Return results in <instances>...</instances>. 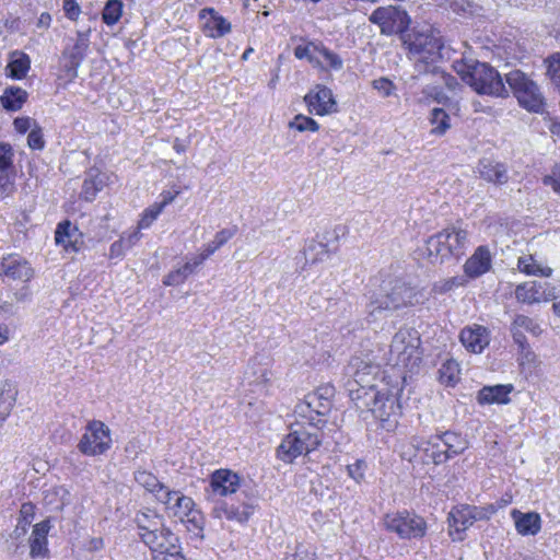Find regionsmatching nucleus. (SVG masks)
Wrapping results in <instances>:
<instances>
[{
	"label": "nucleus",
	"instance_id": "nucleus-9",
	"mask_svg": "<svg viewBox=\"0 0 560 560\" xmlns=\"http://www.w3.org/2000/svg\"><path fill=\"white\" fill-rule=\"evenodd\" d=\"M112 442L109 428L100 420H92L86 424L77 447L85 456H98L110 448Z\"/></svg>",
	"mask_w": 560,
	"mask_h": 560
},
{
	"label": "nucleus",
	"instance_id": "nucleus-23",
	"mask_svg": "<svg viewBox=\"0 0 560 560\" xmlns=\"http://www.w3.org/2000/svg\"><path fill=\"white\" fill-rule=\"evenodd\" d=\"M460 341L467 350L480 353L489 343L487 329L482 326L464 328L460 332Z\"/></svg>",
	"mask_w": 560,
	"mask_h": 560
},
{
	"label": "nucleus",
	"instance_id": "nucleus-1",
	"mask_svg": "<svg viewBox=\"0 0 560 560\" xmlns=\"http://www.w3.org/2000/svg\"><path fill=\"white\" fill-rule=\"evenodd\" d=\"M332 393V387H320L295 406L296 421L277 448V455L282 462L292 463L296 457L308 454L320 445L319 425L326 422L322 417L327 416L331 409Z\"/></svg>",
	"mask_w": 560,
	"mask_h": 560
},
{
	"label": "nucleus",
	"instance_id": "nucleus-50",
	"mask_svg": "<svg viewBox=\"0 0 560 560\" xmlns=\"http://www.w3.org/2000/svg\"><path fill=\"white\" fill-rule=\"evenodd\" d=\"M102 180L96 183L94 179H85L82 186V196L85 200L91 201L95 198L101 189Z\"/></svg>",
	"mask_w": 560,
	"mask_h": 560
},
{
	"label": "nucleus",
	"instance_id": "nucleus-42",
	"mask_svg": "<svg viewBox=\"0 0 560 560\" xmlns=\"http://www.w3.org/2000/svg\"><path fill=\"white\" fill-rule=\"evenodd\" d=\"M31 60L25 54H22L19 58L12 60L7 69L10 71V77L16 80L23 79L30 70Z\"/></svg>",
	"mask_w": 560,
	"mask_h": 560
},
{
	"label": "nucleus",
	"instance_id": "nucleus-36",
	"mask_svg": "<svg viewBox=\"0 0 560 560\" xmlns=\"http://www.w3.org/2000/svg\"><path fill=\"white\" fill-rule=\"evenodd\" d=\"M432 129L431 133L434 136H443L451 128V118L443 108H433L429 118Z\"/></svg>",
	"mask_w": 560,
	"mask_h": 560
},
{
	"label": "nucleus",
	"instance_id": "nucleus-46",
	"mask_svg": "<svg viewBox=\"0 0 560 560\" xmlns=\"http://www.w3.org/2000/svg\"><path fill=\"white\" fill-rule=\"evenodd\" d=\"M290 128H294L301 132L303 131H317L319 129V125L311 117L304 116L302 114L296 115L294 119L289 124Z\"/></svg>",
	"mask_w": 560,
	"mask_h": 560
},
{
	"label": "nucleus",
	"instance_id": "nucleus-43",
	"mask_svg": "<svg viewBox=\"0 0 560 560\" xmlns=\"http://www.w3.org/2000/svg\"><path fill=\"white\" fill-rule=\"evenodd\" d=\"M194 272V266L187 261L183 267L171 271L164 277L163 283L165 285H178L183 283L189 275Z\"/></svg>",
	"mask_w": 560,
	"mask_h": 560
},
{
	"label": "nucleus",
	"instance_id": "nucleus-35",
	"mask_svg": "<svg viewBox=\"0 0 560 560\" xmlns=\"http://www.w3.org/2000/svg\"><path fill=\"white\" fill-rule=\"evenodd\" d=\"M44 502L55 511H61L70 502V493L65 487H54L44 492Z\"/></svg>",
	"mask_w": 560,
	"mask_h": 560
},
{
	"label": "nucleus",
	"instance_id": "nucleus-29",
	"mask_svg": "<svg viewBox=\"0 0 560 560\" xmlns=\"http://www.w3.org/2000/svg\"><path fill=\"white\" fill-rule=\"evenodd\" d=\"M515 298L518 302L526 304L541 303L546 298L541 287V281H528L518 284L515 289Z\"/></svg>",
	"mask_w": 560,
	"mask_h": 560
},
{
	"label": "nucleus",
	"instance_id": "nucleus-17",
	"mask_svg": "<svg viewBox=\"0 0 560 560\" xmlns=\"http://www.w3.org/2000/svg\"><path fill=\"white\" fill-rule=\"evenodd\" d=\"M209 488L214 495L226 497L240 488V477L230 469H218L210 476Z\"/></svg>",
	"mask_w": 560,
	"mask_h": 560
},
{
	"label": "nucleus",
	"instance_id": "nucleus-8",
	"mask_svg": "<svg viewBox=\"0 0 560 560\" xmlns=\"http://www.w3.org/2000/svg\"><path fill=\"white\" fill-rule=\"evenodd\" d=\"M386 530L395 533L401 539L421 538L427 530L425 521L407 511L387 513L383 518Z\"/></svg>",
	"mask_w": 560,
	"mask_h": 560
},
{
	"label": "nucleus",
	"instance_id": "nucleus-37",
	"mask_svg": "<svg viewBox=\"0 0 560 560\" xmlns=\"http://www.w3.org/2000/svg\"><path fill=\"white\" fill-rule=\"evenodd\" d=\"M135 480L139 486L143 487L145 490L154 493L155 495L161 494L166 488L152 472L147 470L139 469L135 471Z\"/></svg>",
	"mask_w": 560,
	"mask_h": 560
},
{
	"label": "nucleus",
	"instance_id": "nucleus-59",
	"mask_svg": "<svg viewBox=\"0 0 560 560\" xmlns=\"http://www.w3.org/2000/svg\"><path fill=\"white\" fill-rule=\"evenodd\" d=\"M13 125L16 131L25 133L31 129L32 119L28 117H18L14 119Z\"/></svg>",
	"mask_w": 560,
	"mask_h": 560
},
{
	"label": "nucleus",
	"instance_id": "nucleus-34",
	"mask_svg": "<svg viewBox=\"0 0 560 560\" xmlns=\"http://www.w3.org/2000/svg\"><path fill=\"white\" fill-rule=\"evenodd\" d=\"M90 27L85 31H77V40L70 52L71 66L74 68L79 67L85 57L90 46Z\"/></svg>",
	"mask_w": 560,
	"mask_h": 560
},
{
	"label": "nucleus",
	"instance_id": "nucleus-33",
	"mask_svg": "<svg viewBox=\"0 0 560 560\" xmlns=\"http://www.w3.org/2000/svg\"><path fill=\"white\" fill-rule=\"evenodd\" d=\"M27 100V92L18 86H10L4 90L1 96V104L7 110H19Z\"/></svg>",
	"mask_w": 560,
	"mask_h": 560
},
{
	"label": "nucleus",
	"instance_id": "nucleus-51",
	"mask_svg": "<svg viewBox=\"0 0 560 560\" xmlns=\"http://www.w3.org/2000/svg\"><path fill=\"white\" fill-rule=\"evenodd\" d=\"M320 46L308 43L307 45H299L294 49V56L298 59H308L312 60V51H318L319 52Z\"/></svg>",
	"mask_w": 560,
	"mask_h": 560
},
{
	"label": "nucleus",
	"instance_id": "nucleus-14",
	"mask_svg": "<svg viewBox=\"0 0 560 560\" xmlns=\"http://www.w3.org/2000/svg\"><path fill=\"white\" fill-rule=\"evenodd\" d=\"M304 102L311 114L324 116L337 112L332 92L325 85L317 84L305 96Z\"/></svg>",
	"mask_w": 560,
	"mask_h": 560
},
{
	"label": "nucleus",
	"instance_id": "nucleus-12",
	"mask_svg": "<svg viewBox=\"0 0 560 560\" xmlns=\"http://www.w3.org/2000/svg\"><path fill=\"white\" fill-rule=\"evenodd\" d=\"M154 537L151 541L143 540L152 551L153 560H185L177 536L167 527H163Z\"/></svg>",
	"mask_w": 560,
	"mask_h": 560
},
{
	"label": "nucleus",
	"instance_id": "nucleus-18",
	"mask_svg": "<svg viewBox=\"0 0 560 560\" xmlns=\"http://www.w3.org/2000/svg\"><path fill=\"white\" fill-rule=\"evenodd\" d=\"M1 272L12 281L27 282L33 278L34 271L30 264L19 256H8L2 259Z\"/></svg>",
	"mask_w": 560,
	"mask_h": 560
},
{
	"label": "nucleus",
	"instance_id": "nucleus-57",
	"mask_svg": "<svg viewBox=\"0 0 560 560\" xmlns=\"http://www.w3.org/2000/svg\"><path fill=\"white\" fill-rule=\"evenodd\" d=\"M126 237L121 236L118 241L114 242L109 248V257L118 258L121 257L125 253L126 248Z\"/></svg>",
	"mask_w": 560,
	"mask_h": 560
},
{
	"label": "nucleus",
	"instance_id": "nucleus-2",
	"mask_svg": "<svg viewBox=\"0 0 560 560\" xmlns=\"http://www.w3.org/2000/svg\"><path fill=\"white\" fill-rule=\"evenodd\" d=\"M454 71L478 94L503 97L508 90L499 72L486 62L460 59L453 62Z\"/></svg>",
	"mask_w": 560,
	"mask_h": 560
},
{
	"label": "nucleus",
	"instance_id": "nucleus-11",
	"mask_svg": "<svg viewBox=\"0 0 560 560\" xmlns=\"http://www.w3.org/2000/svg\"><path fill=\"white\" fill-rule=\"evenodd\" d=\"M436 440H439L436 443L428 442V445H431L430 457L435 465L447 462L468 447V442L464 436L451 431L438 435Z\"/></svg>",
	"mask_w": 560,
	"mask_h": 560
},
{
	"label": "nucleus",
	"instance_id": "nucleus-38",
	"mask_svg": "<svg viewBox=\"0 0 560 560\" xmlns=\"http://www.w3.org/2000/svg\"><path fill=\"white\" fill-rule=\"evenodd\" d=\"M439 380L446 386H454L459 380V365L454 360H447L439 370Z\"/></svg>",
	"mask_w": 560,
	"mask_h": 560
},
{
	"label": "nucleus",
	"instance_id": "nucleus-63",
	"mask_svg": "<svg viewBox=\"0 0 560 560\" xmlns=\"http://www.w3.org/2000/svg\"><path fill=\"white\" fill-rule=\"evenodd\" d=\"M33 510H34V506L33 504L31 503H24L21 508V515L22 517L20 520H24L25 517L27 520H31L32 521V517H33Z\"/></svg>",
	"mask_w": 560,
	"mask_h": 560
},
{
	"label": "nucleus",
	"instance_id": "nucleus-26",
	"mask_svg": "<svg viewBox=\"0 0 560 560\" xmlns=\"http://www.w3.org/2000/svg\"><path fill=\"white\" fill-rule=\"evenodd\" d=\"M442 231L443 234L447 235L448 249H451L453 257L456 259L460 258L465 254L468 243L467 230L460 226L451 225Z\"/></svg>",
	"mask_w": 560,
	"mask_h": 560
},
{
	"label": "nucleus",
	"instance_id": "nucleus-61",
	"mask_svg": "<svg viewBox=\"0 0 560 560\" xmlns=\"http://www.w3.org/2000/svg\"><path fill=\"white\" fill-rule=\"evenodd\" d=\"M544 296H546L542 302H548L557 299L556 288L551 287L548 282H541Z\"/></svg>",
	"mask_w": 560,
	"mask_h": 560
},
{
	"label": "nucleus",
	"instance_id": "nucleus-52",
	"mask_svg": "<svg viewBox=\"0 0 560 560\" xmlns=\"http://www.w3.org/2000/svg\"><path fill=\"white\" fill-rule=\"evenodd\" d=\"M63 11L69 20L77 21L81 14V7L75 0H63Z\"/></svg>",
	"mask_w": 560,
	"mask_h": 560
},
{
	"label": "nucleus",
	"instance_id": "nucleus-6",
	"mask_svg": "<svg viewBox=\"0 0 560 560\" xmlns=\"http://www.w3.org/2000/svg\"><path fill=\"white\" fill-rule=\"evenodd\" d=\"M156 499L166 506L173 516L190 524V530H202L205 524L202 513L196 509V504L190 497L183 494L180 491L165 488L161 494H156Z\"/></svg>",
	"mask_w": 560,
	"mask_h": 560
},
{
	"label": "nucleus",
	"instance_id": "nucleus-49",
	"mask_svg": "<svg viewBox=\"0 0 560 560\" xmlns=\"http://www.w3.org/2000/svg\"><path fill=\"white\" fill-rule=\"evenodd\" d=\"M319 54L324 57L325 61L329 65V67L334 70H340L343 66V61L334 51L329 50L328 48L320 46Z\"/></svg>",
	"mask_w": 560,
	"mask_h": 560
},
{
	"label": "nucleus",
	"instance_id": "nucleus-48",
	"mask_svg": "<svg viewBox=\"0 0 560 560\" xmlns=\"http://www.w3.org/2000/svg\"><path fill=\"white\" fill-rule=\"evenodd\" d=\"M163 211V205H152L148 209L144 210L139 223L138 229H147L149 228L153 221L156 220L159 214Z\"/></svg>",
	"mask_w": 560,
	"mask_h": 560
},
{
	"label": "nucleus",
	"instance_id": "nucleus-10",
	"mask_svg": "<svg viewBox=\"0 0 560 560\" xmlns=\"http://www.w3.org/2000/svg\"><path fill=\"white\" fill-rule=\"evenodd\" d=\"M369 21L380 27L383 35H402L410 25L408 13L395 5L380 7L369 16Z\"/></svg>",
	"mask_w": 560,
	"mask_h": 560
},
{
	"label": "nucleus",
	"instance_id": "nucleus-7",
	"mask_svg": "<svg viewBox=\"0 0 560 560\" xmlns=\"http://www.w3.org/2000/svg\"><path fill=\"white\" fill-rule=\"evenodd\" d=\"M419 347V332L413 328H400L394 335L390 343V359L395 364L412 371L421 361Z\"/></svg>",
	"mask_w": 560,
	"mask_h": 560
},
{
	"label": "nucleus",
	"instance_id": "nucleus-62",
	"mask_svg": "<svg viewBox=\"0 0 560 560\" xmlns=\"http://www.w3.org/2000/svg\"><path fill=\"white\" fill-rule=\"evenodd\" d=\"M140 229L135 230L133 232L129 233L128 235H124L126 237V248H131L140 238Z\"/></svg>",
	"mask_w": 560,
	"mask_h": 560
},
{
	"label": "nucleus",
	"instance_id": "nucleus-15",
	"mask_svg": "<svg viewBox=\"0 0 560 560\" xmlns=\"http://www.w3.org/2000/svg\"><path fill=\"white\" fill-rule=\"evenodd\" d=\"M476 508L462 505L452 509L448 513V533L454 541L464 539V532L476 521Z\"/></svg>",
	"mask_w": 560,
	"mask_h": 560
},
{
	"label": "nucleus",
	"instance_id": "nucleus-39",
	"mask_svg": "<svg viewBox=\"0 0 560 560\" xmlns=\"http://www.w3.org/2000/svg\"><path fill=\"white\" fill-rule=\"evenodd\" d=\"M12 148L8 143L0 142V186L9 184L8 170L12 166Z\"/></svg>",
	"mask_w": 560,
	"mask_h": 560
},
{
	"label": "nucleus",
	"instance_id": "nucleus-25",
	"mask_svg": "<svg viewBox=\"0 0 560 560\" xmlns=\"http://www.w3.org/2000/svg\"><path fill=\"white\" fill-rule=\"evenodd\" d=\"M428 255L432 262H443L445 259L453 257L448 249L447 235L443 231L432 235L427 241Z\"/></svg>",
	"mask_w": 560,
	"mask_h": 560
},
{
	"label": "nucleus",
	"instance_id": "nucleus-64",
	"mask_svg": "<svg viewBox=\"0 0 560 560\" xmlns=\"http://www.w3.org/2000/svg\"><path fill=\"white\" fill-rule=\"evenodd\" d=\"M30 295H31V292L28 291V289L26 287H23L21 290L16 291L14 293L15 299L20 302H24V301L28 300Z\"/></svg>",
	"mask_w": 560,
	"mask_h": 560
},
{
	"label": "nucleus",
	"instance_id": "nucleus-40",
	"mask_svg": "<svg viewBox=\"0 0 560 560\" xmlns=\"http://www.w3.org/2000/svg\"><path fill=\"white\" fill-rule=\"evenodd\" d=\"M517 267L522 272L533 276L549 277L552 272L551 268L538 265L532 256L520 257Z\"/></svg>",
	"mask_w": 560,
	"mask_h": 560
},
{
	"label": "nucleus",
	"instance_id": "nucleus-22",
	"mask_svg": "<svg viewBox=\"0 0 560 560\" xmlns=\"http://www.w3.org/2000/svg\"><path fill=\"white\" fill-rule=\"evenodd\" d=\"M50 529V521L45 520L37 523L30 539V556L32 558H44L48 553L47 535Z\"/></svg>",
	"mask_w": 560,
	"mask_h": 560
},
{
	"label": "nucleus",
	"instance_id": "nucleus-3",
	"mask_svg": "<svg viewBox=\"0 0 560 560\" xmlns=\"http://www.w3.org/2000/svg\"><path fill=\"white\" fill-rule=\"evenodd\" d=\"M402 43L409 51L410 59L415 60V68L419 74L429 72L430 65L442 58V38L432 28L402 35Z\"/></svg>",
	"mask_w": 560,
	"mask_h": 560
},
{
	"label": "nucleus",
	"instance_id": "nucleus-47",
	"mask_svg": "<svg viewBox=\"0 0 560 560\" xmlns=\"http://www.w3.org/2000/svg\"><path fill=\"white\" fill-rule=\"evenodd\" d=\"M465 284L463 277H451L442 279L433 284V291L438 294H444L452 291L454 288H458Z\"/></svg>",
	"mask_w": 560,
	"mask_h": 560
},
{
	"label": "nucleus",
	"instance_id": "nucleus-58",
	"mask_svg": "<svg viewBox=\"0 0 560 560\" xmlns=\"http://www.w3.org/2000/svg\"><path fill=\"white\" fill-rule=\"evenodd\" d=\"M363 462L358 460L352 465L347 466L348 474L355 481H360L364 476Z\"/></svg>",
	"mask_w": 560,
	"mask_h": 560
},
{
	"label": "nucleus",
	"instance_id": "nucleus-5",
	"mask_svg": "<svg viewBox=\"0 0 560 560\" xmlns=\"http://www.w3.org/2000/svg\"><path fill=\"white\" fill-rule=\"evenodd\" d=\"M505 81L520 106L530 113H542L545 96L538 84L521 70L505 74Z\"/></svg>",
	"mask_w": 560,
	"mask_h": 560
},
{
	"label": "nucleus",
	"instance_id": "nucleus-60",
	"mask_svg": "<svg viewBox=\"0 0 560 560\" xmlns=\"http://www.w3.org/2000/svg\"><path fill=\"white\" fill-rule=\"evenodd\" d=\"M30 524L31 520H27L26 517L24 520H19L18 525L11 536L15 539L21 538L26 534Z\"/></svg>",
	"mask_w": 560,
	"mask_h": 560
},
{
	"label": "nucleus",
	"instance_id": "nucleus-55",
	"mask_svg": "<svg viewBox=\"0 0 560 560\" xmlns=\"http://www.w3.org/2000/svg\"><path fill=\"white\" fill-rule=\"evenodd\" d=\"M511 332L514 342L518 346V349L522 353L525 351H528V343L527 339L524 335V331L520 330V328H516L515 326L511 325Z\"/></svg>",
	"mask_w": 560,
	"mask_h": 560
},
{
	"label": "nucleus",
	"instance_id": "nucleus-45",
	"mask_svg": "<svg viewBox=\"0 0 560 560\" xmlns=\"http://www.w3.org/2000/svg\"><path fill=\"white\" fill-rule=\"evenodd\" d=\"M234 235V231L230 229H224L219 231L215 235L213 241L208 243L205 247V250L211 256L214 254L221 246H223L225 243H228L229 240H231Z\"/></svg>",
	"mask_w": 560,
	"mask_h": 560
},
{
	"label": "nucleus",
	"instance_id": "nucleus-16",
	"mask_svg": "<svg viewBox=\"0 0 560 560\" xmlns=\"http://www.w3.org/2000/svg\"><path fill=\"white\" fill-rule=\"evenodd\" d=\"M254 513V506L247 503L234 504L228 500L217 501L212 509V516L219 520L226 518L237 523H245Z\"/></svg>",
	"mask_w": 560,
	"mask_h": 560
},
{
	"label": "nucleus",
	"instance_id": "nucleus-31",
	"mask_svg": "<svg viewBox=\"0 0 560 560\" xmlns=\"http://www.w3.org/2000/svg\"><path fill=\"white\" fill-rule=\"evenodd\" d=\"M352 368H355L352 373L353 381L361 387H370L372 389L374 375L377 373L378 366L372 363H366L355 359L351 363Z\"/></svg>",
	"mask_w": 560,
	"mask_h": 560
},
{
	"label": "nucleus",
	"instance_id": "nucleus-54",
	"mask_svg": "<svg viewBox=\"0 0 560 560\" xmlns=\"http://www.w3.org/2000/svg\"><path fill=\"white\" fill-rule=\"evenodd\" d=\"M373 88L377 90L382 96L387 97L393 93L395 89L393 82L387 78H380L373 81Z\"/></svg>",
	"mask_w": 560,
	"mask_h": 560
},
{
	"label": "nucleus",
	"instance_id": "nucleus-41",
	"mask_svg": "<svg viewBox=\"0 0 560 560\" xmlns=\"http://www.w3.org/2000/svg\"><path fill=\"white\" fill-rule=\"evenodd\" d=\"M122 7L120 0H108L102 12L103 22L108 26L116 24L122 15Z\"/></svg>",
	"mask_w": 560,
	"mask_h": 560
},
{
	"label": "nucleus",
	"instance_id": "nucleus-30",
	"mask_svg": "<svg viewBox=\"0 0 560 560\" xmlns=\"http://www.w3.org/2000/svg\"><path fill=\"white\" fill-rule=\"evenodd\" d=\"M79 237L78 228L72 225L70 221L66 220L57 225L55 241L57 244L62 245L65 249L78 250L77 243Z\"/></svg>",
	"mask_w": 560,
	"mask_h": 560
},
{
	"label": "nucleus",
	"instance_id": "nucleus-13",
	"mask_svg": "<svg viewBox=\"0 0 560 560\" xmlns=\"http://www.w3.org/2000/svg\"><path fill=\"white\" fill-rule=\"evenodd\" d=\"M373 393V401L371 405V411L375 418H377L381 422L387 423V427L384 425L387 430L395 427L397 422V417L400 415V405L398 404V399L396 395L386 392H376Z\"/></svg>",
	"mask_w": 560,
	"mask_h": 560
},
{
	"label": "nucleus",
	"instance_id": "nucleus-32",
	"mask_svg": "<svg viewBox=\"0 0 560 560\" xmlns=\"http://www.w3.org/2000/svg\"><path fill=\"white\" fill-rule=\"evenodd\" d=\"M18 390L11 381H3L0 384V423L10 415L15 402Z\"/></svg>",
	"mask_w": 560,
	"mask_h": 560
},
{
	"label": "nucleus",
	"instance_id": "nucleus-53",
	"mask_svg": "<svg viewBox=\"0 0 560 560\" xmlns=\"http://www.w3.org/2000/svg\"><path fill=\"white\" fill-rule=\"evenodd\" d=\"M542 183L546 186H551L553 191L560 196V165L552 170L551 175L545 176Z\"/></svg>",
	"mask_w": 560,
	"mask_h": 560
},
{
	"label": "nucleus",
	"instance_id": "nucleus-20",
	"mask_svg": "<svg viewBox=\"0 0 560 560\" xmlns=\"http://www.w3.org/2000/svg\"><path fill=\"white\" fill-rule=\"evenodd\" d=\"M477 171L481 178L495 185H503L509 179L506 165L491 159L480 160Z\"/></svg>",
	"mask_w": 560,
	"mask_h": 560
},
{
	"label": "nucleus",
	"instance_id": "nucleus-56",
	"mask_svg": "<svg viewBox=\"0 0 560 560\" xmlns=\"http://www.w3.org/2000/svg\"><path fill=\"white\" fill-rule=\"evenodd\" d=\"M30 148L40 150L44 148L45 141L39 129H32L27 137Z\"/></svg>",
	"mask_w": 560,
	"mask_h": 560
},
{
	"label": "nucleus",
	"instance_id": "nucleus-21",
	"mask_svg": "<svg viewBox=\"0 0 560 560\" xmlns=\"http://www.w3.org/2000/svg\"><path fill=\"white\" fill-rule=\"evenodd\" d=\"M136 523L139 529V536L143 540L154 539V535L165 527L163 520L153 511L138 513Z\"/></svg>",
	"mask_w": 560,
	"mask_h": 560
},
{
	"label": "nucleus",
	"instance_id": "nucleus-28",
	"mask_svg": "<svg viewBox=\"0 0 560 560\" xmlns=\"http://www.w3.org/2000/svg\"><path fill=\"white\" fill-rule=\"evenodd\" d=\"M206 13L209 18L205 22V30L210 37H222L231 31V23L223 16L219 15L213 9H205L201 16L205 19Z\"/></svg>",
	"mask_w": 560,
	"mask_h": 560
},
{
	"label": "nucleus",
	"instance_id": "nucleus-19",
	"mask_svg": "<svg viewBox=\"0 0 560 560\" xmlns=\"http://www.w3.org/2000/svg\"><path fill=\"white\" fill-rule=\"evenodd\" d=\"M492 256L487 246H479L464 265L465 275L469 278H478L491 268Z\"/></svg>",
	"mask_w": 560,
	"mask_h": 560
},
{
	"label": "nucleus",
	"instance_id": "nucleus-27",
	"mask_svg": "<svg viewBox=\"0 0 560 560\" xmlns=\"http://www.w3.org/2000/svg\"><path fill=\"white\" fill-rule=\"evenodd\" d=\"M512 389V385L485 386L478 392L477 401L480 405L506 404Z\"/></svg>",
	"mask_w": 560,
	"mask_h": 560
},
{
	"label": "nucleus",
	"instance_id": "nucleus-44",
	"mask_svg": "<svg viewBox=\"0 0 560 560\" xmlns=\"http://www.w3.org/2000/svg\"><path fill=\"white\" fill-rule=\"evenodd\" d=\"M512 325L520 328L522 331L532 334L533 336H539L541 334L540 326L533 318L525 315H517Z\"/></svg>",
	"mask_w": 560,
	"mask_h": 560
},
{
	"label": "nucleus",
	"instance_id": "nucleus-4",
	"mask_svg": "<svg viewBox=\"0 0 560 560\" xmlns=\"http://www.w3.org/2000/svg\"><path fill=\"white\" fill-rule=\"evenodd\" d=\"M415 289L400 279H395L383 285L382 292L375 295L366 305L369 322L387 317L394 311L412 304Z\"/></svg>",
	"mask_w": 560,
	"mask_h": 560
},
{
	"label": "nucleus",
	"instance_id": "nucleus-24",
	"mask_svg": "<svg viewBox=\"0 0 560 560\" xmlns=\"http://www.w3.org/2000/svg\"><path fill=\"white\" fill-rule=\"evenodd\" d=\"M511 515L518 534L523 536L536 535L540 530L541 520L538 513H522L518 510H513Z\"/></svg>",
	"mask_w": 560,
	"mask_h": 560
}]
</instances>
